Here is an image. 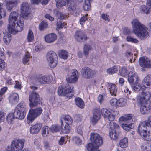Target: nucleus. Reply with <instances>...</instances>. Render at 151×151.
<instances>
[{"mask_svg": "<svg viewBox=\"0 0 151 151\" xmlns=\"http://www.w3.org/2000/svg\"><path fill=\"white\" fill-rule=\"evenodd\" d=\"M34 36L32 32L29 30L27 35V39L28 42H32L34 39Z\"/></svg>", "mask_w": 151, "mask_h": 151, "instance_id": "a18cd8bd", "label": "nucleus"}, {"mask_svg": "<svg viewBox=\"0 0 151 151\" xmlns=\"http://www.w3.org/2000/svg\"><path fill=\"white\" fill-rule=\"evenodd\" d=\"M134 33L137 37L141 39H144L148 34L147 28L141 23L136 19H133L131 22Z\"/></svg>", "mask_w": 151, "mask_h": 151, "instance_id": "f03ea898", "label": "nucleus"}, {"mask_svg": "<svg viewBox=\"0 0 151 151\" xmlns=\"http://www.w3.org/2000/svg\"><path fill=\"white\" fill-rule=\"evenodd\" d=\"M16 83L14 86V88L18 89H21L22 88V86L21 83L18 81H15Z\"/></svg>", "mask_w": 151, "mask_h": 151, "instance_id": "69168bd1", "label": "nucleus"}, {"mask_svg": "<svg viewBox=\"0 0 151 151\" xmlns=\"http://www.w3.org/2000/svg\"><path fill=\"white\" fill-rule=\"evenodd\" d=\"M56 1L57 6L58 8L64 6L66 4V1L63 0H56Z\"/></svg>", "mask_w": 151, "mask_h": 151, "instance_id": "79ce46f5", "label": "nucleus"}, {"mask_svg": "<svg viewBox=\"0 0 151 151\" xmlns=\"http://www.w3.org/2000/svg\"><path fill=\"white\" fill-rule=\"evenodd\" d=\"M118 70V68L117 66H114L112 68L107 70V72L109 74L112 75L116 73Z\"/></svg>", "mask_w": 151, "mask_h": 151, "instance_id": "ea45409f", "label": "nucleus"}, {"mask_svg": "<svg viewBox=\"0 0 151 151\" xmlns=\"http://www.w3.org/2000/svg\"><path fill=\"white\" fill-rule=\"evenodd\" d=\"M19 16V14L15 11L12 12L10 14L8 29L9 32L12 34H16L23 29V24L21 21L19 19L18 21H17Z\"/></svg>", "mask_w": 151, "mask_h": 151, "instance_id": "f257e3e1", "label": "nucleus"}, {"mask_svg": "<svg viewBox=\"0 0 151 151\" xmlns=\"http://www.w3.org/2000/svg\"><path fill=\"white\" fill-rule=\"evenodd\" d=\"M65 25H66V24H65L63 22L60 21L58 22L57 24V27L59 28H62L63 27H65Z\"/></svg>", "mask_w": 151, "mask_h": 151, "instance_id": "052dcab7", "label": "nucleus"}, {"mask_svg": "<svg viewBox=\"0 0 151 151\" xmlns=\"http://www.w3.org/2000/svg\"><path fill=\"white\" fill-rule=\"evenodd\" d=\"M126 40L128 42H131L135 44L138 42L139 41L137 39L133 38L130 36H128L126 38Z\"/></svg>", "mask_w": 151, "mask_h": 151, "instance_id": "de8ad7c7", "label": "nucleus"}, {"mask_svg": "<svg viewBox=\"0 0 151 151\" xmlns=\"http://www.w3.org/2000/svg\"><path fill=\"white\" fill-rule=\"evenodd\" d=\"M68 10L70 11L75 12L76 10V6L75 5H70L68 7Z\"/></svg>", "mask_w": 151, "mask_h": 151, "instance_id": "680f3d73", "label": "nucleus"}, {"mask_svg": "<svg viewBox=\"0 0 151 151\" xmlns=\"http://www.w3.org/2000/svg\"><path fill=\"white\" fill-rule=\"evenodd\" d=\"M107 127L109 129L113 130H118L119 126L115 122H110L107 125Z\"/></svg>", "mask_w": 151, "mask_h": 151, "instance_id": "473e14b6", "label": "nucleus"}, {"mask_svg": "<svg viewBox=\"0 0 151 151\" xmlns=\"http://www.w3.org/2000/svg\"><path fill=\"white\" fill-rule=\"evenodd\" d=\"M151 96V94L150 92L143 91L138 97V101L141 105L140 110L142 114H144L146 113L150 109L151 104L148 100Z\"/></svg>", "mask_w": 151, "mask_h": 151, "instance_id": "7ed1b4c3", "label": "nucleus"}, {"mask_svg": "<svg viewBox=\"0 0 151 151\" xmlns=\"http://www.w3.org/2000/svg\"><path fill=\"white\" fill-rule=\"evenodd\" d=\"M119 135V133L116 130H113L109 132V135L112 139L116 140L118 137Z\"/></svg>", "mask_w": 151, "mask_h": 151, "instance_id": "2f4dec72", "label": "nucleus"}, {"mask_svg": "<svg viewBox=\"0 0 151 151\" xmlns=\"http://www.w3.org/2000/svg\"><path fill=\"white\" fill-rule=\"evenodd\" d=\"M119 73L121 76L125 77L127 74V71L125 68L123 67L120 69Z\"/></svg>", "mask_w": 151, "mask_h": 151, "instance_id": "864d4df0", "label": "nucleus"}, {"mask_svg": "<svg viewBox=\"0 0 151 151\" xmlns=\"http://www.w3.org/2000/svg\"><path fill=\"white\" fill-rule=\"evenodd\" d=\"M61 128L62 132L64 133L67 134L68 133L70 132V127L68 126V125H66L65 126L64 128L63 127V121L62 120H61Z\"/></svg>", "mask_w": 151, "mask_h": 151, "instance_id": "58836bf2", "label": "nucleus"}, {"mask_svg": "<svg viewBox=\"0 0 151 151\" xmlns=\"http://www.w3.org/2000/svg\"><path fill=\"white\" fill-rule=\"evenodd\" d=\"M30 56V53L28 51L27 52L22 59V62L24 64H26L29 61Z\"/></svg>", "mask_w": 151, "mask_h": 151, "instance_id": "c9c22d12", "label": "nucleus"}, {"mask_svg": "<svg viewBox=\"0 0 151 151\" xmlns=\"http://www.w3.org/2000/svg\"><path fill=\"white\" fill-rule=\"evenodd\" d=\"M148 123L144 121L140 123L138 127V132L141 136L147 141H151V131H148L147 133V130L150 128L148 125Z\"/></svg>", "mask_w": 151, "mask_h": 151, "instance_id": "20e7f679", "label": "nucleus"}, {"mask_svg": "<svg viewBox=\"0 0 151 151\" xmlns=\"http://www.w3.org/2000/svg\"><path fill=\"white\" fill-rule=\"evenodd\" d=\"M49 127L47 126L43 127L42 129V135L44 137H46L49 133Z\"/></svg>", "mask_w": 151, "mask_h": 151, "instance_id": "37998d69", "label": "nucleus"}, {"mask_svg": "<svg viewBox=\"0 0 151 151\" xmlns=\"http://www.w3.org/2000/svg\"><path fill=\"white\" fill-rule=\"evenodd\" d=\"M110 104L112 106L117 105V100L116 98L112 99L110 100Z\"/></svg>", "mask_w": 151, "mask_h": 151, "instance_id": "0e129e2a", "label": "nucleus"}, {"mask_svg": "<svg viewBox=\"0 0 151 151\" xmlns=\"http://www.w3.org/2000/svg\"><path fill=\"white\" fill-rule=\"evenodd\" d=\"M93 115L92 119V123L93 125L96 124L100 118L101 114L100 110L96 109L93 111Z\"/></svg>", "mask_w": 151, "mask_h": 151, "instance_id": "4be33fe9", "label": "nucleus"}, {"mask_svg": "<svg viewBox=\"0 0 151 151\" xmlns=\"http://www.w3.org/2000/svg\"><path fill=\"white\" fill-rule=\"evenodd\" d=\"M83 125H80L78 126L77 130L78 133L82 136H83Z\"/></svg>", "mask_w": 151, "mask_h": 151, "instance_id": "6e6d98bb", "label": "nucleus"}, {"mask_svg": "<svg viewBox=\"0 0 151 151\" xmlns=\"http://www.w3.org/2000/svg\"><path fill=\"white\" fill-rule=\"evenodd\" d=\"M25 141L24 139H17L13 141L10 145V147H8L7 149L10 151H20L24 147Z\"/></svg>", "mask_w": 151, "mask_h": 151, "instance_id": "6e6552de", "label": "nucleus"}, {"mask_svg": "<svg viewBox=\"0 0 151 151\" xmlns=\"http://www.w3.org/2000/svg\"><path fill=\"white\" fill-rule=\"evenodd\" d=\"M88 14H86L80 18V22L81 25H83L85 23V22L87 20V16Z\"/></svg>", "mask_w": 151, "mask_h": 151, "instance_id": "5fc2aeb1", "label": "nucleus"}, {"mask_svg": "<svg viewBox=\"0 0 151 151\" xmlns=\"http://www.w3.org/2000/svg\"><path fill=\"white\" fill-rule=\"evenodd\" d=\"M50 129L52 132H56L59 131L60 127L58 125H53L50 127Z\"/></svg>", "mask_w": 151, "mask_h": 151, "instance_id": "3c124183", "label": "nucleus"}, {"mask_svg": "<svg viewBox=\"0 0 151 151\" xmlns=\"http://www.w3.org/2000/svg\"><path fill=\"white\" fill-rule=\"evenodd\" d=\"M70 92V86L68 84H66L65 86H60L58 89V93L59 96H64L66 95V91Z\"/></svg>", "mask_w": 151, "mask_h": 151, "instance_id": "6ab92c4d", "label": "nucleus"}, {"mask_svg": "<svg viewBox=\"0 0 151 151\" xmlns=\"http://www.w3.org/2000/svg\"><path fill=\"white\" fill-rule=\"evenodd\" d=\"M34 80L37 83L46 84L49 83L51 82L52 78L50 76H37L35 78Z\"/></svg>", "mask_w": 151, "mask_h": 151, "instance_id": "2eb2a0df", "label": "nucleus"}, {"mask_svg": "<svg viewBox=\"0 0 151 151\" xmlns=\"http://www.w3.org/2000/svg\"><path fill=\"white\" fill-rule=\"evenodd\" d=\"M5 62L2 59H0V71L3 70L5 67Z\"/></svg>", "mask_w": 151, "mask_h": 151, "instance_id": "bf43d9fd", "label": "nucleus"}, {"mask_svg": "<svg viewBox=\"0 0 151 151\" xmlns=\"http://www.w3.org/2000/svg\"><path fill=\"white\" fill-rule=\"evenodd\" d=\"M127 103V99L125 98H121L117 100V105L120 107H123L125 106Z\"/></svg>", "mask_w": 151, "mask_h": 151, "instance_id": "72a5a7b5", "label": "nucleus"}, {"mask_svg": "<svg viewBox=\"0 0 151 151\" xmlns=\"http://www.w3.org/2000/svg\"><path fill=\"white\" fill-rule=\"evenodd\" d=\"M45 17L51 21H53L54 19V18L51 16L49 14H45Z\"/></svg>", "mask_w": 151, "mask_h": 151, "instance_id": "774afa93", "label": "nucleus"}, {"mask_svg": "<svg viewBox=\"0 0 151 151\" xmlns=\"http://www.w3.org/2000/svg\"><path fill=\"white\" fill-rule=\"evenodd\" d=\"M101 17L103 20L107 21L108 22L110 21L109 17L107 14L103 13L101 15Z\"/></svg>", "mask_w": 151, "mask_h": 151, "instance_id": "e2e57ef3", "label": "nucleus"}, {"mask_svg": "<svg viewBox=\"0 0 151 151\" xmlns=\"http://www.w3.org/2000/svg\"><path fill=\"white\" fill-rule=\"evenodd\" d=\"M128 144V139L127 138H124L121 139L119 142V145L122 148L126 147Z\"/></svg>", "mask_w": 151, "mask_h": 151, "instance_id": "4c0bfd02", "label": "nucleus"}, {"mask_svg": "<svg viewBox=\"0 0 151 151\" xmlns=\"http://www.w3.org/2000/svg\"><path fill=\"white\" fill-rule=\"evenodd\" d=\"M138 77L137 73L133 71H130L128 74V81L130 84H137Z\"/></svg>", "mask_w": 151, "mask_h": 151, "instance_id": "f3484780", "label": "nucleus"}, {"mask_svg": "<svg viewBox=\"0 0 151 151\" xmlns=\"http://www.w3.org/2000/svg\"><path fill=\"white\" fill-rule=\"evenodd\" d=\"M75 39L79 42H82L87 40V37L85 34L83 32L78 31L75 33L74 35Z\"/></svg>", "mask_w": 151, "mask_h": 151, "instance_id": "dca6fc26", "label": "nucleus"}, {"mask_svg": "<svg viewBox=\"0 0 151 151\" xmlns=\"http://www.w3.org/2000/svg\"><path fill=\"white\" fill-rule=\"evenodd\" d=\"M143 151H151V145L147 144L141 147Z\"/></svg>", "mask_w": 151, "mask_h": 151, "instance_id": "603ef678", "label": "nucleus"}, {"mask_svg": "<svg viewBox=\"0 0 151 151\" xmlns=\"http://www.w3.org/2000/svg\"><path fill=\"white\" fill-rule=\"evenodd\" d=\"M140 10L143 13L146 14H148L151 11V6L147 5H142L140 7Z\"/></svg>", "mask_w": 151, "mask_h": 151, "instance_id": "c85d7f7f", "label": "nucleus"}, {"mask_svg": "<svg viewBox=\"0 0 151 151\" xmlns=\"http://www.w3.org/2000/svg\"><path fill=\"white\" fill-rule=\"evenodd\" d=\"M42 127V125L41 123H36L33 125L30 128V132L32 134L37 133Z\"/></svg>", "mask_w": 151, "mask_h": 151, "instance_id": "5701e85b", "label": "nucleus"}, {"mask_svg": "<svg viewBox=\"0 0 151 151\" xmlns=\"http://www.w3.org/2000/svg\"><path fill=\"white\" fill-rule=\"evenodd\" d=\"M70 92H68V91H66V95H64V96H66L67 98L68 99H70V97H71L73 96V88H71L70 87Z\"/></svg>", "mask_w": 151, "mask_h": 151, "instance_id": "13d9d810", "label": "nucleus"}, {"mask_svg": "<svg viewBox=\"0 0 151 151\" xmlns=\"http://www.w3.org/2000/svg\"><path fill=\"white\" fill-rule=\"evenodd\" d=\"M6 7L7 9L10 11L13 7L17 5V0H6Z\"/></svg>", "mask_w": 151, "mask_h": 151, "instance_id": "b1692460", "label": "nucleus"}, {"mask_svg": "<svg viewBox=\"0 0 151 151\" xmlns=\"http://www.w3.org/2000/svg\"><path fill=\"white\" fill-rule=\"evenodd\" d=\"M19 96L18 94L16 93H12L10 96L9 101L12 104H16L19 101Z\"/></svg>", "mask_w": 151, "mask_h": 151, "instance_id": "a878e982", "label": "nucleus"}, {"mask_svg": "<svg viewBox=\"0 0 151 151\" xmlns=\"http://www.w3.org/2000/svg\"><path fill=\"white\" fill-rule=\"evenodd\" d=\"M43 110L40 107L33 109L30 108L29 110L28 114L27 116V119L29 121V123L32 122L36 118L40 116Z\"/></svg>", "mask_w": 151, "mask_h": 151, "instance_id": "0eeeda50", "label": "nucleus"}, {"mask_svg": "<svg viewBox=\"0 0 151 151\" xmlns=\"http://www.w3.org/2000/svg\"><path fill=\"white\" fill-rule=\"evenodd\" d=\"M47 59L51 68H54L57 65L58 58L56 54L54 51H51L48 52L47 55Z\"/></svg>", "mask_w": 151, "mask_h": 151, "instance_id": "1a4fd4ad", "label": "nucleus"}, {"mask_svg": "<svg viewBox=\"0 0 151 151\" xmlns=\"http://www.w3.org/2000/svg\"><path fill=\"white\" fill-rule=\"evenodd\" d=\"M63 119L68 125L71 124L73 122L72 119L69 115L65 116L63 117Z\"/></svg>", "mask_w": 151, "mask_h": 151, "instance_id": "8fccbe9b", "label": "nucleus"}, {"mask_svg": "<svg viewBox=\"0 0 151 151\" xmlns=\"http://www.w3.org/2000/svg\"><path fill=\"white\" fill-rule=\"evenodd\" d=\"M98 148V146L91 143L88 144L86 145V148L88 151H94Z\"/></svg>", "mask_w": 151, "mask_h": 151, "instance_id": "f704fd0d", "label": "nucleus"}, {"mask_svg": "<svg viewBox=\"0 0 151 151\" xmlns=\"http://www.w3.org/2000/svg\"><path fill=\"white\" fill-rule=\"evenodd\" d=\"M11 35L10 34L5 35L3 37V41L6 44H9L11 39Z\"/></svg>", "mask_w": 151, "mask_h": 151, "instance_id": "c03bdc74", "label": "nucleus"}, {"mask_svg": "<svg viewBox=\"0 0 151 151\" xmlns=\"http://www.w3.org/2000/svg\"><path fill=\"white\" fill-rule=\"evenodd\" d=\"M92 49V47L88 44H85L83 48V53L85 56L87 57L89 55V51Z\"/></svg>", "mask_w": 151, "mask_h": 151, "instance_id": "c756f323", "label": "nucleus"}, {"mask_svg": "<svg viewBox=\"0 0 151 151\" xmlns=\"http://www.w3.org/2000/svg\"><path fill=\"white\" fill-rule=\"evenodd\" d=\"M57 37L56 34L51 33L46 35L45 37V40L46 42L51 43L54 42L57 39Z\"/></svg>", "mask_w": 151, "mask_h": 151, "instance_id": "412c9836", "label": "nucleus"}, {"mask_svg": "<svg viewBox=\"0 0 151 151\" xmlns=\"http://www.w3.org/2000/svg\"><path fill=\"white\" fill-rule=\"evenodd\" d=\"M126 55L128 57L130 58V62L131 63H132V59L131 58V57L132 56V54L130 52H127L125 53Z\"/></svg>", "mask_w": 151, "mask_h": 151, "instance_id": "338daca9", "label": "nucleus"}, {"mask_svg": "<svg viewBox=\"0 0 151 151\" xmlns=\"http://www.w3.org/2000/svg\"><path fill=\"white\" fill-rule=\"evenodd\" d=\"M73 141L77 145L81 144L82 143V141L80 138L77 137H74L73 138Z\"/></svg>", "mask_w": 151, "mask_h": 151, "instance_id": "4d7b16f0", "label": "nucleus"}, {"mask_svg": "<svg viewBox=\"0 0 151 151\" xmlns=\"http://www.w3.org/2000/svg\"><path fill=\"white\" fill-rule=\"evenodd\" d=\"M75 102L76 105L81 108H83L84 106V103L82 99L79 98L77 97L75 99Z\"/></svg>", "mask_w": 151, "mask_h": 151, "instance_id": "7c9ffc66", "label": "nucleus"}, {"mask_svg": "<svg viewBox=\"0 0 151 151\" xmlns=\"http://www.w3.org/2000/svg\"><path fill=\"white\" fill-rule=\"evenodd\" d=\"M102 114L104 118H107L109 121H113L115 119V116L111 114L107 109L103 108L101 110L100 114Z\"/></svg>", "mask_w": 151, "mask_h": 151, "instance_id": "aec40b11", "label": "nucleus"}, {"mask_svg": "<svg viewBox=\"0 0 151 151\" xmlns=\"http://www.w3.org/2000/svg\"><path fill=\"white\" fill-rule=\"evenodd\" d=\"M53 12L54 14L57 16L58 18L61 20L65 19L67 17L66 15L65 14L62 13L57 9L54 10Z\"/></svg>", "mask_w": 151, "mask_h": 151, "instance_id": "cd10ccee", "label": "nucleus"}, {"mask_svg": "<svg viewBox=\"0 0 151 151\" xmlns=\"http://www.w3.org/2000/svg\"><path fill=\"white\" fill-rule=\"evenodd\" d=\"M20 11L23 18L27 19L29 12V6L26 2H22L20 6Z\"/></svg>", "mask_w": 151, "mask_h": 151, "instance_id": "ddd939ff", "label": "nucleus"}, {"mask_svg": "<svg viewBox=\"0 0 151 151\" xmlns=\"http://www.w3.org/2000/svg\"><path fill=\"white\" fill-rule=\"evenodd\" d=\"M132 89L134 91H139L142 89V87L139 85L138 83L137 84H131Z\"/></svg>", "mask_w": 151, "mask_h": 151, "instance_id": "09e8293b", "label": "nucleus"}, {"mask_svg": "<svg viewBox=\"0 0 151 151\" xmlns=\"http://www.w3.org/2000/svg\"><path fill=\"white\" fill-rule=\"evenodd\" d=\"M26 105L23 101L18 104L16 107L14 115L16 119H23L26 116Z\"/></svg>", "mask_w": 151, "mask_h": 151, "instance_id": "423d86ee", "label": "nucleus"}, {"mask_svg": "<svg viewBox=\"0 0 151 151\" xmlns=\"http://www.w3.org/2000/svg\"><path fill=\"white\" fill-rule=\"evenodd\" d=\"M78 71L76 69H73L71 71L69 74L68 75L66 80L68 83H74L78 81Z\"/></svg>", "mask_w": 151, "mask_h": 151, "instance_id": "9b49d317", "label": "nucleus"}, {"mask_svg": "<svg viewBox=\"0 0 151 151\" xmlns=\"http://www.w3.org/2000/svg\"><path fill=\"white\" fill-rule=\"evenodd\" d=\"M140 66L143 68H149L151 67V62L149 59L144 57H141L139 60Z\"/></svg>", "mask_w": 151, "mask_h": 151, "instance_id": "a211bd4d", "label": "nucleus"}, {"mask_svg": "<svg viewBox=\"0 0 151 151\" xmlns=\"http://www.w3.org/2000/svg\"><path fill=\"white\" fill-rule=\"evenodd\" d=\"M15 117L14 113H10L7 115L6 120L10 124H11Z\"/></svg>", "mask_w": 151, "mask_h": 151, "instance_id": "a19ab883", "label": "nucleus"}, {"mask_svg": "<svg viewBox=\"0 0 151 151\" xmlns=\"http://www.w3.org/2000/svg\"><path fill=\"white\" fill-rule=\"evenodd\" d=\"M95 74L94 70L88 67H84L81 70L82 76L84 78L90 79L94 76Z\"/></svg>", "mask_w": 151, "mask_h": 151, "instance_id": "f8f14e48", "label": "nucleus"}, {"mask_svg": "<svg viewBox=\"0 0 151 151\" xmlns=\"http://www.w3.org/2000/svg\"><path fill=\"white\" fill-rule=\"evenodd\" d=\"M90 136L91 141L96 144V145L98 146L102 145L103 143L102 138L99 134L91 133Z\"/></svg>", "mask_w": 151, "mask_h": 151, "instance_id": "4468645a", "label": "nucleus"}, {"mask_svg": "<svg viewBox=\"0 0 151 151\" xmlns=\"http://www.w3.org/2000/svg\"><path fill=\"white\" fill-rule=\"evenodd\" d=\"M119 121L122 123V126L124 129L129 131L133 128L134 126L132 122V116L131 114H128L121 117L119 119Z\"/></svg>", "mask_w": 151, "mask_h": 151, "instance_id": "39448f33", "label": "nucleus"}, {"mask_svg": "<svg viewBox=\"0 0 151 151\" xmlns=\"http://www.w3.org/2000/svg\"><path fill=\"white\" fill-rule=\"evenodd\" d=\"M48 26L47 23L43 21L39 25V28L40 30H42L47 28Z\"/></svg>", "mask_w": 151, "mask_h": 151, "instance_id": "49530a36", "label": "nucleus"}, {"mask_svg": "<svg viewBox=\"0 0 151 151\" xmlns=\"http://www.w3.org/2000/svg\"><path fill=\"white\" fill-rule=\"evenodd\" d=\"M143 82L144 83L145 87L143 89H145L146 88H151V74L148 75L143 80Z\"/></svg>", "mask_w": 151, "mask_h": 151, "instance_id": "393cba45", "label": "nucleus"}, {"mask_svg": "<svg viewBox=\"0 0 151 151\" xmlns=\"http://www.w3.org/2000/svg\"><path fill=\"white\" fill-rule=\"evenodd\" d=\"M30 102L29 106L30 108H33L40 104L41 100L38 93L35 92H32L29 96Z\"/></svg>", "mask_w": 151, "mask_h": 151, "instance_id": "9d476101", "label": "nucleus"}, {"mask_svg": "<svg viewBox=\"0 0 151 151\" xmlns=\"http://www.w3.org/2000/svg\"><path fill=\"white\" fill-rule=\"evenodd\" d=\"M59 55L60 57L64 59H66L68 57V53L65 50H61L59 52Z\"/></svg>", "mask_w": 151, "mask_h": 151, "instance_id": "e433bc0d", "label": "nucleus"}, {"mask_svg": "<svg viewBox=\"0 0 151 151\" xmlns=\"http://www.w3.org/2000/svg\"><path fill=\"white\" fill-rule=\"evenodd\" d=\"M109 89L111 95L114 96H116L117 92V87L114 84H109Z\"/></svg>", "mask_w": 151, "mask_h": 151, "instance_id": "bb28decb", "label": "nucleus"}]
</instances>
